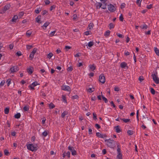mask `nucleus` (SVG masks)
I'll return each mask as SVG.
<instances>
[{
	"mask_svg": "<svg viewBox=\"0 0 159 159\" xmlns=\"http://www.w3.org/2000/svg\"><path fill=\"white\" fill-rule=\"evenodd\" d=\"M16 55L20 56L22 54L20 51H18L16 53Z\"/></svg>",
	"mask_w": 159,
	"mask_h": 159,
	"instance_id": "obj_55",
	"label": "nucleus"
},
{
	"mask_svg": "<svg viewBox=\"0 0 159 159\" xmlns=\"http://www.w3.org/2000/svg\"><path fill=\"white\" fill-rule=\"evenodd\" d=\"M39 84L37 82L35 81L32 83L31 85H30L29 87H30L31 90H34V87Z\"/></svg>",
	"mask_w": 159,
	"mask_h": 159,
	"instance_id": "obj_10",
	"label": "nucleus"
},
{
	"mask_svg": "<svg viewBox=\"0 0 159 159\" xmlns=\"http://www.w3.org/2000/svg\"><path fill=\"white\" fill-rule=\"evenodd\" d=\"M24 12L23 11H21L19 13V16L20 18H21L24 15Z\"/></svg>",
	"mask_w": 159,
	"mask_h": 159,
	"instance_id": "obj_44",
	"label": "nucleus"
},
{
	"mask_svg": "<svg viewBox=\"0 0 159 159\" xmlns=\"http://www.w3.org/2000/svg\"><path fill=\"white\" fill-rule=\"evenodd\" d=\"M68 149L71 152L73 151L75 149L73 147L69 146L68 147Z\"/></svg>",
	"mask_w": 159,
	"mask_h": 159,
	"instance_id": "obj_36",
	"label": "nucleus"
},
{
	"mask_svg": "<svg viewBox=\"0 0 159 159\" xmlns=\"http://www.w3.org/2000/svg\"><path fill=\"white\" fill-rule=\"evenodd\" d=\"M33 46L32 45H27L26 46V48L27 49L29 50L31 49Z\"/></svg>",
	"mask_w": 159,
	"mask_h": 159,
	"instance_id": "obj_63",
	"label": "nucleus"
},
{
	"mask_svg": "<svg viewBox=\"0 0 159 159\" xmlns=\"http://www.w3.org/2000/svg\"><path fill=\"white\" fill-rule=\"evenodd\" d=\"M5 82L4 80H2L1 81L0 84V86H2L5 83Z\"/></svg>",
	"mask_w": 159,
	"mask_h": 159,
	"instance_id": "obj_59",
	"label": "nucleus"
},
{
	"mask_svg": "<svg viewBox=\"0 0 159 159\" xmlns=\"http://www.w3.org/2000/svg\"><path fill=\"white\" fill-rule=\"evenodd\" d=\"M61 89L64 91H70V88L69 86H66L64 84L61 86Z\"/></svg>",
	"mask_w": 159,
	"mask_h": 159,
	"instance_id": "obj_9",
	"label": "nucleus"
},
{
	"mask_svg": "<svg viewBox=\"0 0 159 159\" xmlns=\"http://www.w3.org/2000/svg\"><path fill=\"white\" fill-rule=\"evenodd\" d=\"M94 26V25L93 23H90L88 26L87 28V30H91L92 28H93V26Z\"/></svg>",
	"mask_w": 159,
	"mask_h": 159,
	"instance_id": "obj_11",
	"label": "nucleus"
},
{
	"mask_svg": "<svg viewBox=\"0 0 159 159\" xmlns=\"http://www.w3.org/2000/svg\"><path fill=\"white\" fill-rule=\"evenodd\" d=\"M50 23L48 21L46 22L43 26V29L44 30H46V28L49 25Z\"/></svg>",
	"mask_w": 159,
	"mask_h": 159,
	"instance_id": "obj_15",
	"label": "nucleus"
},
{
	"mask_svg": "<svg viewBox=\"0 0 159 159\" xmlns=\"http://www.w3.org/2000/svg\"><path fill=\"white\" fill-rule=\"evenodd\" d=\"M41 9L40 7L37 8V9L35 10V12L37 14L39 13V12L41 11Z\"/></svg>",
	"mask_w": 159,
	"mask_h": 159,
	"instance_id": "obj_34",
	"label": "nucleus"
},
{
	"mask_svg": "<svg viewBox=\"0 0 159 159\" xmlns=\"http://www.w3.org/2000/svg\"><path fill=\"white\" fill-rule=\"evenodd\" d=\"M152 77L153 80L155 81L156 83L157 84H158L159 83V79L157 76L155 74H152Z\"/></svg>",
	"mask_w": 159,
	"mask_h": 159,
	"instance_id": "obj_8",
	"label": "nucleus"
},
{
	"mask_svg": "<svg viewBox=\"0 0 159 159\" xmlns=\"http://www.w3.org/2000/svg\"><path fill=\"white\" fill-rule=\"evenodd\" d=\"M96 135L99 138L106 139L107 136L106 134H102L99 132H97L96 133Z\"/></svg>",
	"mask_w": 159,
	"mask_h": 159,
	"instance_id": "obj_7",
	"label": "nucleus"
},
{
	"mask_svg": "<svg viewBox=\"0 0 159 159\" xmlns=\"http://www.w3.org/2000/svg\"><path fill=\"white\" fill-rule=\"evenodd\" d=\"M28 149L32 151L37 150V148L34 146L33 144H29L27 145Z\"/></svg>",
	"mask_w": 159,
	"mask_h": 159,
	"instance_id": "obj_3",
	"label": "nucleus"
},
{
	"mask_svg": "<svg viewBox=\"0 0 159 159\" xmlns=\"http://www.w3.org/2000/svg\"><path fill=\"white\" fill-rule=\"evenodd\" d=\"M127 133L129 135H131L133 134V131L131 130H129L127 131Z\"/></svg>",
	"mask_w": 159,
	"mask_h": 159,
	"instance_id": "obj_43",
	"label": "nucleus"
},
{
	"mask_svg": "<svg viewBox=\"0 0 159 159\" xmlns=\"http://www.w3.org/2000/svg\"><path fill=\"white\" fill-rule=\"evenodd\" d=\"M90 68L92 70H94L95 69L96 67L95 66L94 64L92 65H89V66Z\"/></svg>",
	"mask_w": 159,
	"mask_h": 159,
	"instance_id": "obj_27",
	"label": "nucleus"
},
{
	"mask_svg": "<svg viewBox=\"0 0 159 159\" xmlns=\"http://www.w3.org/2000/svg\"><path fill=\"white\" fill-rule=\"evenodd\" d=\"M110 26V29H111L113 28H114V26L112 23H110L109 25Z\"/></svg>",
	"mask_w": 159,
	"mask_h": 159,
	"instance_id": "obj_47",
	"label": "nucleus"
},
{
	"mask_svg": "<svg viewBox=\"0 0 159 159\" xmlns=\"http://www.w3.org/2000/svg\"><path fill=\"white\" fill-rule=\"evenodd\" d=\"M50 109H53L55 107V105L52 102H51L49 105Z\"/></svg>",
	"mask_w": 159,
	"mask_h": 159,
	"instance_id": "obj_25",
	"label": "nucleus"
},
{
	"mask_svg": "<svg viewBox=\"0 0 159 159\" xmlns=\"http://www.w3.org/2000/svg\"><path fill=\"white\" fill-rule=\"evenodd\" d=\"M103 4H104V5H103L101 7L103 9H106V6L107 5V4L105 2V3H103Z\"/></svg>",
	"mask_w": 159,
	"mask_h": 159,
	"instance_id": "obj_48",
	"label": "nucleus"
},
{
	"mask_svg": "<svg viewBox=\"0 0 159 159\" xmlns=\"http://www.w3.org/2000/svg\"><path fill=\"white\" fill-rule=\"evenodd\" d=\"M32 34V32L30 30H28L26 34L27 36L30 37Z\"/></svg>",
	"mask_w": 159,
	"mask_h": 159,
	"instance_id": "obj_30",
	"label": "nucleus"
},
{
	"mask_svg": "<svg viewBox=\"0 0 159 159\" xmlns=\"http://www.w3.org/2000/svg\"><path fill=\"white\" fill-rule=\"evenodd\" d=\"M48 134L47 132L46 131H45L42 133V135L44 136H46Z\"/></svg>",
	"mask_w": 159,
	"mask_h": 159,
	"instance_id": "obj_51",
	"label": "nucleus"
},
{
	"mask_svg": "<svg viewBox=\"0 0 159 159\" xmlns=\"http://www.w3.org/2000/svg\"><path fill=\"white\" fill-rule=\"evenodd\" d=\"M140 27L142 29H146L148 28V26L144 24L143 25V27H142V26H140Z\"/></svg>",
	"mask_w": 159,
	"mask_h": 159,
	"instance_id": "obj_45",
	"label": "nucleus"
},
{
	"mask_svg": "<svg viewBox=\"0 0 159 159\" xmlns=\"http://www.w3.org/2000/svg\"><path fill=\"white\" fill-rule=\"evenodd\" d=\"M107 145L111 148H114L116 147L115 142L113 140H105Z\"/></svg>",
	"mask_w": 159,
	"mask_h": 159,
	"instance_id": "obj_1",
	"label": "nucleus"
},
{
	"mask_svg": "<svg viewBox=\"0 0 159 159\" xmlns=\"http://www.w3.org/2000/svg\"><path fill=\"white\" fill-rule=\"evenodd\" d=\"M101 94H102V92H101ZM102 95V98L103 100L105 102V103H107L108 102V100L107 98H106L105 97Z\"/></svg>",
	"mask_w": 159,
	"mask_h": 159,
	"instance_id": "obj_31",
	"label": "nucleus"
},
{
	"mask_svg": "<svg viewBox=\"0 0 159 159\" xmlns=\"http://www.w3.org/2000/svg\"><path fill=\"white\" fill-rule=\"evenodd\" d=\"M11 7L10 4H6L2 10H0V13L3 14L8 10Z\"/></svg>",
	"mask_w": 159,
	"mask_h": 159,
	"instance_id": "obj_2",
	"label": "nucleus"
},
{
	"mask_svg": "<svg viewBox=\"0 0 159 159\" xmlns=\"http://www.w3.org/2000/svg\"><path fill=\"white\" fill-rule=\"evenodd\" d=\"M44 2L46 5H48L50 3V2L49 0H45Z\"/></svg>",
	"mask_w": 159,
	"mask_h": 159,
	"instance_id": "obj_57",
	"label": "nucleus"
},
{
	"mask_svg": "<svg viewBox=\"0 0 159 159\" xmlns=\"http://www.w3.org/2000/svg\"><path fill=\"white\" fill-rule=\"evenodd\" d=\"M62 98L63 100V101L65 102H67V101L66 100V97L65 96V95H62Z\"/></svg>",
	"mask_w": 159,
	"mask_h": 159,
	"instance_id": "obj_39",
	"label": "nucleus"
},
{
	"mask_svg": "<svg viewBox=\"0 0 159 159\" xmlns=\"http://www.w3.org/2000/svg\"><path fill=\"white\" fill-rule=\"evenodd\" d=\"M77 15L75 14L73 15V19L74 20H75L77 19Z\"/></svg>",
	"mask_w": 159,
	"mask_h": 159,
	"instance_id": "obj_60",
	"label": "nucleus"
},
{
	"mask_svg": "<svg viewBox=\"0 0 159 159\" xmlns=\"http://www.w3.org/2000/svg\"><path fill=\"white\" fill-rule=\"evenodd\" d=\"M70 152H68L67 153L64 152L63 154V157H64L66 156H67L68 157H70Z\"/></svg>",
	"mask_w": 159,
	"mask_h": 159,
	"instance_id": "obj_16",
	"label": "nucleus"
},
{
	"mask_svg": "<svg viewBox=\"0 0 159 159\" xmlns=\"http://www.w3.org/2000/svg\"><path fill=\"white\" fill-rule=\"evenodd\" d=\"M11 81V79H8L7 81V86H9L10 84V82Z\"/></svg>",
	"mask_w": 159,
	"mask_h": 159,
	"instance_id": "obj_52",
	"label": "nucleus"
},
{
	"mask_svg": "<svg viewBox=\"0 0 159 159\" xmlns=\"http://www.w3.org/2000/svg\"><path fill=\"white\" fill-rule=\"evenodd\" d=\"M68 114V112L67 111H65L63 112L61 115V117L63 118L66 115H67Z\"/></svg>",
	"mask_w": 159,
	"mask_h": 159,
	"instance_id": "obj_19",
	"label": "nucleus"
},
{
	"mask_svg": "<svg viewBox=\"0 0 159 159\" xmlns=\"http://www.w3.org/2000/svg\"><path fill=\"white\" fill-rule=\"evenodd\" d=\"M151 90V92L152 94H155V91L154 90V89L152 88H150Z\"/></svg>",
	"mask_w": 159,
	"mask_h": 159,
	"instance_id": "obj_38",
	"label": "nucleus"
},
{
	"mask_svg": "<svg viewBox=\"0 0 159 159\" xmlns=\"http://www.w3.org/2000/svg\"><path fill=\"white\" fill-rule=\"evenodd\" d=\"M94 45V43L93 41H90L88 43V46L89 47H91Z\"/></svg>",
	"mask_w": 159,
	"mask_h": 159,
	"instance_id": "obj_33",
	"label": "nucleus"
},
{
	"mask_svg": "<svg viewBox=\"0 0 159 159\" xmlns=\"http://www.w3.org/2000/svg\"><path fill=\"white\" fill-rule=\"evenodd\" d=\"M108 10L111 12H114L116 10V8L112 4H110L108 8Z\"/></svg>",
	"mask_w": 159,
	"mask_h": 159,
	"instance_id": "obj_6",
	"label": "nucleus"
},
{
	"mask_svg": "<svg viewBox=\"0 0 159 159\" xmlns=\"http://www.w3.org/2000/svg\"><path fill=\"white\" fill-rule=\"evenodd\" d=\"M94 90L95 89L94 88H90L88 89V91L90 93H91L94 91Z\"/></svg>",
	"mask_w": 159,
	"mask_h": 159,
	"instance_id": "obj_29",
	"label": "nucleus"
},
{
	"mask_svg": "<svg viewBox=\"0 0 159 159\" xmlns=\"http://www.w3.org/2000/svg\"><path fill=\"white\" fill-rule=\"evenodd\" d=\"M9 111V108L7 107L4 110V113L6 114H8Z\"/></svg>",
	"mask_w": 159,
	"mask_h": 159,
	"instance_id": "obj_32",
	"label": "nucleus"
},
{
	"mask_svg": "<svg viewBox=\"0 0 159 159\" xmlns=\"http://www.w3.org/2000/svg\"><path fill=\"white\" fill-rule=\"evenodd\" d=\"M34 55V54H33V53H32L31 52L30 54L29 57L30 58V60H32V59L33 58Z\"/></svg>",
	"mask_w": 159,
	"mask_h": 159,
	"instance_id": "obj_46",
	"label": "nucleus"
},
{
	"mask_svg": "<svg viewBox=\"0 0 159 159\" xmlns=\"http://www.w3.org/2000/svg\"><path fill=\"white\" fill-rule=\"evenodd\" d=\"M40 95L42 96H43L44 97H45L46 96L45 93L43 91H41V92Z\"/></svg>",
	"mask_w": 159,
	"mask_h": 159,
	"instance_id": "obj_61",
	"label": "nucleus"
},
{
	"mask_svg": "<svg viewBox=\"0 0 159 159\" xmlns=\"http://www.w3.org/2000/svg\"><path fill=\"white\" fill-rule=\"evenodd\" d=\"M27 70L28 73L30 75L33 72V68L32 67H31V68H29L27 69Z\"/></svg>",
	"mask_w": 159,
	"mask_h": 159,
	"instance_id": "obj_13",
	"label": "nucleus"
},
{
	"mask_svg": "<svg viewBox=\"0 0 159 159\" xmlns=\"http://www.w3.org/2000/svg\"><path fill=\"white\" fill-rule=\"evenodd\" d=\"M105 77L103 74H101L99 76V81L102 84H104L105 82Z\"/></svg>",
	"mask_w": 159,
	"mask_h": 159,
	"instance_id": "obj_4",
	"label": "nucleus"
},
{
	"mask_svg": "<svg viewBox=\"0 0 159 159\" xmlns=\"http://www.w3.org/2000/svg\"><path fill=\"white\" fill-rule=\"evenodd\" d=\"M73 69L72 66L68 67L67 69V70L68 71H71L73 70Z\"/></svg>",
	"mask_w": 159,
	"mask_h": 159,
	"instance_id": "obj_50",
	"label": "nucleus"
},
{
	"mask_svg": "<svg viewBox=\"0 0 159 159\" xmlns=\"http://www.w3.org/2000/svg\"><path fill=\"white\" fill-rule=\"evenodd\" d=\"M78 98V96L77 95L73 96L72 97V98L73 99H77Z\"/></svg>",
	"mask_w": 159,
	"mask_h": 159,
	"instance_id": "obj_54",
	"label": "nucleus"
},
{
	"mask_svg": "<svg viewBox=\"0 0 159 159\" xmlns=\"http://www.w3.org/2000/svg\"><path fill=\"white\" fill-rule=\"evenodd\" d=\"M72 155L75 156L77 155V153L76 151L74 150L73 151L71 152Z\"/></svg>",
	"mask_w": 159,
	"mask_h": 159,
	"instance_id": "obj_56",
	"label": "nucleus"
},
{
	"mask_svg": "<svg viewBox=\"0 0 159 159\" xmlns=\"http://www.w3.org/2000/svg\"><path fill=\"white\" fill-rule=\"evenodd\" d=\"M97 8H100L102 6V4L100 2H97L96 3Z\"/></svg>",
	"mask_w": 159,
	"mask_h": 159,
	"instance_id": "obj_22",
	"label": "nucleus"
},
{
	"mask_svg": "<svg viewBox=\"0 0 159 159\" xmlns=\"http://www.w3.org/2000/svg\"><path fill=\"white\" fill-rule=\"evenodd\" d=\"M21 115L20 113H17L14 115V117L15 118L19 119L20 118Z\"/></svg>",
	"mask_w": 159,
	"mask_h": 159,
	"instance_id": "obj_26",
	"label": "nucleus"
},
{
	"mask_svg": "<svg viewBox=\"0 0 159 159\" xmlns=\"http://www.w3.org/2000/svg\"><path fill=\"white\" fill-rule=\"evenodd\" d=\"M4 154L6 156L8 155L9 154V152H8V151L7 150L5 149L4 150Z\"/></svg>",
	"mask_w": 159,
	"mask_h": 159,
	"instance_id": "obj_41",
	"label": "nucleus"
},
{
	"mask_svg": "<svg viewBox=\"0 0 159 159\" xmlns=\"http://www.w3.org/2000/svg\"><path fill=\"white\" fill-rule=\"evenodd\" d=\"M53 54L51 52H50L47 55L48 58L49 59L51 58Z\"/></svg>",
	"mask_w": 159,
	"mask_h": 159,
	"instance_id": "obj_35",
	"label": "nucleus"
},
{
	"mask_svg": "<svg viewBox=\"0 0 159 159\" xmlns=\"http://www.w3.org/2000/svg\"><path fill=\"white\" fill-rule=\"evenodd\" d=\"M115 129L117 133H120L121 131V130L120 129V126L119 125H117L115 127Z\"/></svg>",
	"mask_w": 159,
	"mask_h": 159,
	"instance_id": "obj_12",
	"label": "nucleus"
},
{
	"mask_svg": "<svg viewBox=\"0 0 159 159\" xmlns=\"http://www.w3.org/2000/svg\"><path fill=\"white\" fill-rule=\"evenodd\" d=\"M147 109H146V110H145V111H143L142 112V115H143V119H144V120H145L146 119V114L145 112H147Z\"/></svg>",
	"mask_w": 159,
	"mask_h": 159,
	"instance_id": "obj_21",
	"label": "nucleus"
},
{
	"mask_svg": "<svg viewBox=\"0 0 159 159\" xmlns=\"http://www.w3.org/2000/svg\"><path fill=\"white\" fill-rule=\"evenodd\" d=\"M41 16V15H39L36 18V21L37 22L39 23H41V22L40 21Z\"/></svg>",
	"mask_w": 159,
	"mask_h": 159,
	"instance_id": "obj_17",
	"label": "nucleus"
},
{
	"mask_svg": "<svg viewBox=\"0 0 159 159\" xmlns=\"http://www.w3.org/2000/svg\"><path fill=\"white\" fill-rule=\"evenodd\" d=\"M56 6L55 5H53L51 6L50 7V10L52 11V10L54 9L55 8Z\"/></svg>",
	"mask_w": 159,
	"mask_h": 159,
	"instance_id": "obj_62",
	"label": "nucleus"
},
{
	"mask_svg": "<svg viewBox=\"0 0 159 159\" xmlns=\"http://www.w3.org/2000/svg\"><path fill=\"white\" fill-rule=\"evenodd\" d=\"M18 18V16L17 15H15L14 16L11 20V21L13 22H16Z\"/></svg>",
	"mask_w": 159,
	"mask_h": 159,
	"instance_id": "obj_14",
	"label": "nucleus"
},
{
	"mask_svg": "<svg viewBox=\"0 0 159 159\" xmlns=\"http://www.w3.org/2000/svg\"><path fill=\"white\" fill-rule=\"evenodd\" d=\"M119 20L120 21H123L124 20V18L122 14H121L120 16L119 17Z\"/></svg>",
	"mask_w": 159,
	"mask_h": 159,
	"instance_id": "obj_49",
	"label": "nucleus"
},
{
	"mask_svg": "<svg viewBox=\"0 0 159 159\" xmlns=\"http://www.w3.org/2000/svg\"><path fill=\"white\" fill-rule=\"evenodd\" d=\"M117 147H118V148L117 149V151L118 152V154L120 153H121L120 151V148L119 147V145L118 144H117Z\"/></svg>",
	"mask_w": 159,
	"mask_h": 159,
	"instance_id": "obj_40",
	"label": "nucleus"
},
{
	"mask_svg": "<svg viewBox=\"0 0 159 159\" xmlns=\"http://www.w3.org/2000/svg\"><path fill=\"white\" fill-rule=\"evenodd\" d=\"M93 120H95L97 119V116H96V114L94 113H93Z\"/></svg>",
	"mask_w": 159,
	"mask_h": 159,
	"instance_id": "obj_53",
	"label": "nucleus"
},
{
	"mask_svg": "<svg viewBox=\"0 0 159 159\" xmlns=\"http://www.w3.org/2000/svg\"><path fill=\"white\" fill-rule=\"evenodd\" d=\"M139 80L140 81V82H141L144 80V78L142 76H141L139 77Z\"/></svg>",
	"mask_w": 159,
	"mask_h": 159,
	"instance_id": "obj_37",
	"label": "nucleus"
},
{
	"mask_svg": "<svg viewBox=\"0 0 159 159\" xmlns=\"http://www.w3.org/2000/svg\"><path fill=\"white\" fill-rule=\"evenodd\" d=\"M121 67L124 68L127 66V64L126 62H123L121 63L120 65Z\"/></svg>",
	"mask_w": 159,
	"mask_h": 159,
	"instance_id": "obj_18",
	"label": "nucleus"
},
{
	"mask_svg": "<svg viewBox=\"0 0 159 159\" xmlns=\"http://www.w3.org/2000/svg\"><path fill=\"white\" fill-rule=\"evenodd\" d=\"M110 31H109V30H108L107 31L105 32V33L104 34V35L105 37H107V36H109L110 35Z\"/></svg>",
	"mask_w": 159,
	"mask_h": 159,
	"instance_id": "obj_24",
	"label": "nucleus"
},
{
	"mask_svg": "<svg viewBox=\"0 0 159 159\" xmlns=\"http://www.w3.org/2000/svg\"><path fill=\"white\" fill-rule=\"evenodd\" d=\"M142 0H137V1H136V3L139 5V7H140L141 6V2L142 1Z\"/></svg>",
	"mask_w": 159,
	"mask_h": 159,
	"instance_id": "obj_42",
	"label": "nucleus"
},
{
	"mask_svg": "<svg viewBox=\"0 0 159 159\" xmlns=\"http://www.w3.org/2000/svg\"><path fill=\"white\" fill-rule=\"evenodd\" d=\"M116 158L117 159H123L122 155L121 153H119L118 154Z\"/></svg>",
	"mask_w": 159,
	"mask_h": 159,
	"instance_id": "obj_28",
	"label": "nucleus"
},
{
	"mask_svg": "<svg viewBox=\"0 0 159 159\" xmlns=\"http://www.w3.org/2000/svg\"><path fill=\"white\" fill-rule=\"evenodd\" d=\"M48 12V11L46 10H44L42 12L43 15H44Z\"/></svg>",
	"mask_w": 159,
	"mask_h": 159,
	"instance_id": "obj_64",
	"label": "nucleus"
},
{
	"mask_svg": "<svg viewBox=\"0 0 159 159\" xmlns=\"http://www.w3.org/2000/svg\"><path fill=\"white\" fill-rule=\"evenodd\" d=\"M19 70L18 67L17 66H12L10 69V70L12 73L16 72Z\"/></svg>",
	"mask_w": 159,
	"mask_h": 159,
	"instance_id": "obj_5",
	"label": "nucleus"
},
{
	"mask_svg": "<svg viewBox=\"0 0 159 159\" xmlns=\"http://www.w3.org/2000/svg\"><path fill=\"white\" fill-rule=\"evenodd\" d=\"M154 51L157 55L159 56V50L156 47L154 48Z\"/></svg>",
	"mask_w": 159,
	"mask_h": 159,
	"instance_id": "obj_23",
	"label": "nucleus"
},
{
	"mask_svg": "<svg viewBox=\"0 0 159 159\" xmlns=\"http://www.w3.org/2000/svg\"><path fill=\"white\" fill-rule=\"evenodd\" d=\"M120 119L121 120H123L124 121V122L126 123L128 122H129L130 121V120L129 119L124 118H120Z\"/></svg>",
	"mask_w": 159,
	"mask_h": 159,
	"instance_id": "obj_20",
	"label": "nucleus"
},
{
	"mask_svg": "<svg viewBox=\"0 0 159 159\" xmlns=\"http://www.w3.org/2000/svg\"><path fill=\"white\" fill-rule=\"evenodd\" d=\"M23 110L24 111H28L29 110V108L26 106L24 107Z\"/></svg>",
	"mask_w": 159,
	"mask_h": 159,
	"instance_id": "obj_58",
	"label": "nucleus"
}]
</instances>
